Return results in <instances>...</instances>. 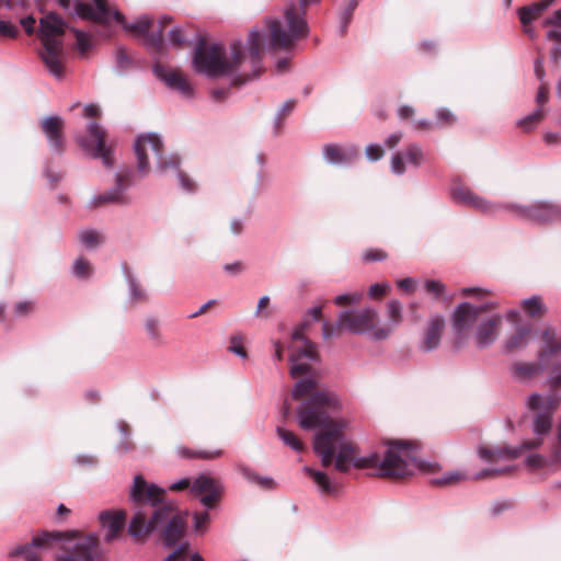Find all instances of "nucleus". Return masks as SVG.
Segmentation results:
<instances>
[{
  "label": "nucleus",
  "instance_id": "nucleus-1",
  "mask_svg": "<svg viewBox=\"0 0 561 561\" xmlns=\"http://www.w3.org/2000/svg\"><path fill=\"white\" fill-rule=\"evenodd\" d=\"M342 409L340 397L328 389L313 391L297 408L298 424L302 430L324 427L316 434L313 450L321 458L323 467H334L340 472H347L350 465L355 468H377V474L383 478H403L423 469L424 462L413 455V443L408 440H392L381 458L379 454L353 457L354 447L345 442L343 430L344 421H333L331 415Z\"/></svg>",
  "mask_w": 561,
  "mask_h": 561
},
{
  "label": "nucleus",
  "instance_id": "nucleus-2",
  "mask_svg": "<svg viewBox=\"0 0 561 561\" xmlns=\"http://www.w3.org/2000/svg\"><path fill=\"white\" fill-rule=\"evenodd\" d=\"M129 499L135 505L127 531L137 540L163 528V543L174 547L183 537L185 523L176 513L173 502L165 500V489L154 483H147L137 474L130 488Z\"/></svg>",
  "mask_w": 561,
  "mask_h": 561
},
{
  "label": "nucleus",
  "instance_id": "nucleus-3",
  "mask_svg": "<svg viewBox=\"0 0 561 561\" xmlns=\"http://www.w3.org/2000/svg\"><path fill=\"white\" fill-rule=\"evenodd\" d=\"M551 388L547 393L534 392L526 399V408L531 413L530 428L535 437L524 440L518 447H501L490 449L484 446L478 448L479 457L492 462L496 456L505 459H516L526 450H535L542 446L553 425V415L561 402V362L556 363L547 378Z\"/></svg>",
  "mask_w": 561,
  "mask_h": 561
},
{
  "label": "nucleus",
  "instance_id": "nucleus-4",
  "mask_svg": "<svg viewBox=\"0 0 561 561\" xmlns=\"http://www.w3.org/2000/svg\"><path fill=\"white\" fill-rule=\"evenodd\" d=\"M53 541L60 542L62 553L55 561H99L103 557L99 536L91 533L81 535L72 531H44L31 542L15 547L9 552L11 558L23 556L26 561H39L37 548H45Z\"/></svg>",
  "mask_w": 561,
  "mask_h": 561
},
{
  "label": "nucleus",
  "instance_id": "nucleus-5",
  "mask_svg": "<svg viewBox=\"0 0 561 561\" xmlns=\"http://www.w3.org/2000/svg\"><path fill=\"white\" fill-rule=\"evenodd\" d=\"M321 0H299L286 7L283 19L266 18L270 47L273 49H291L296 43L309 35V25L305 18L307 7Z\"/></svg>",
  "mask_w": 561,
  "mask_h": 561
},
{
  "label": "nucleus",
  "instance_id": "nucleus-6",
  "mask_svg": "<svg viewBox=\"0 0 561 561\" xmlns=\"http://www.w3.org/2000/svg\"><path fill=\"white\" fill-rule=\"evenodd\" d=\"M134 150L137 158V169L141 175L149 172V151L156 157V170L159 174H165L169 171H176L181 187L193 193L195 183L182 171H180L181 158L176 153L168 157L163 154V141L156 133L139 135L134 142Z\"/></svg>",
  "mask_w": 561,
  "mask_h": 561
},
{
  "label": "nucleus",
  "instance_id": "nucleus-7",
  "mask_svg": "<svg viewBox=\"0 0 561 561\" xmlns=\"http://www.w3.org/2000/svg\"><path fill=\"white\" fill-rule=\"evenodd\" d=\"M232 60L226 59V49L222 44L215 43L207 47L203 37L199 38L193 57V66L196 72L208 78H217L229 75L239 68L243 61V46L241 41L230 44Z\"/></svg>",
  "mask_w": 561,
  "mask_h": 561
},
{
  "label": "nucleus",
  "instance_id": "nucleus-8",
  "mask_svg": "<svg viewBox=\"0 0 561 561\" xmlns=\"http://www.w3.org/2000/svg\"><path fill=\"white\" fill-rule=\"evenodd\" d=\"M66 27L65 21L56 13H48L39 21V38L44 47L39 55L48 71L57 79L64 76L61 56Z\"/></svg>",
  "mask_w": 561,
  "mask_h": 561
},
{
  "label": "nucleus",
  "instance_id": "nucleus-9",
  "mask_svg": "<svg viewBox=\"0 0 561 561\" xmlns=\"http://www.w3.org/2000/svg\"><path fill=\"white\" fill-rule=\"evenodd\" d=\"M377 316V311L373 308L344 310L339 314L334 324L331 325L328 321H323L322 336L328 340L337 335L341 330H346L355 334L366 333L375 328Z\"/></svg>",
  "mask_w": 561,
  "mask_h": 561
},
{
  "label": "nucleus",
  "instance_id": "nucleus-10",
  "mask_svg": "<svg viewBox=\"0 0 561 561\" xmlns=\"http://www.w3.org/2000/svg\"><path fill=\"white\" fill-rule=\"evenodd\" d=\"M172 491H183L190 489L195 497H199L202 505L211 510L220 501L224 491L222 483L206 473L199 474L193 482L188 478H183L169 486Z\"/></svg>",
  "mask_w": 561,
  "mask_h": 561
},
{
  "label": "nucleus",
  "instance_id": "nucleus-11",
  "mask_svg": "<svg viewBox=\"0 0 561 561\" xmlns=\"http://www.w3.org/2000/svg\"><path fill=\"white\" fill-rule=\"evenodd\" d=\"M504 207L516 218L530 224L546 226L561 222V204L551 201H536L530 205L505 204Z\"/></svg>",
  "mask_w": 561,
  "mask_h": 561
},
{
  "label": "nucleus",
  "instance_id": "nucleus-12",
  "mask_svg": "<svg viewBox=\"0 0 561 561\" xmlns=\"http://www.w3.org/2000/svg\"><path fill=\"white\" fill-rule=\"evenodd\" d=\"M494 307L495 305L493 302H485L476 306L468 301L460 302L455 307L451 313V327L455 334V350H459L465 345L468 339V331L476 324L479 316Z\"/></svg>",
  "mask_w": 561,
  "mask_h": 561
},
{
  "label": "nucleus",
  "instance_id": "nucleus-13",
  "mask_svg": "<svg viewBox=\"0 0 561 561\" xmlns=\"http://www.w3.org/2000/svg\"><path fill=\"white\" fill-rule=\"evenodd\" d=\"M105 129L96 122L88 124L85 136L78 137L80 148L90 157L101 159L105 168L114 167L113 150L105 144Z\"/></svg>",
  "mask_w": 561,
  "mask_h": 561
},
{
  "label": "nucleus",
  "instance_id": "nucleus-14",
  "mask_svg": "<svg viewBox=\"0 0 561 561\" xmlns=\"http://www.w3.org/2000/svg\"><path fill=\"white\" fill-rule=\"evenodd\" d=\"M119 23L125 31L136 33L138 36L145 37L146 47L154 53H160L164 46L163 30L150 32L152 20L148 15H141L136 22L128 23L119 11H110V18Z\"/></svg>",
  "mask_w": 561,
  "mask_h": 561
},
{
  "label": "nucleus",
  "instance_id": "nucleus-15",
  "mask_svg": "<svg viewBox=\"0 0 561 561\" xmlns=\"http://www.w3.org/2000/svg\"><path fill=\"white\" fill-rule=\"evenodd\" d=\"M134 184V171L127 168L123 171L115 173V184L113 187L105 192L94 195L91 199V205L96 207L105 204H116L127 206L131 204V197L127 191Z\"/></svg>",
  "mask_w": 561,
  "mask_h": 561
},
{
  "label": "nucleus",
  "instance_id": "nucleus-16",
  "mask_svg": "<svg viewBox=\"0 0 561 561\" xmlns=\"http://www.w3.org/2000/svg\"><path fill=\"white\" fill-rule=\"evenodd\" d=\"M60 7L72 10L73 15L92 22L107 23L110 21V8L106 0H93V4L84 0H58Z\"/></svg>",
  "mask_w": 561,
  "mask_h": 561
},
{
  "label": "nucleus",
  "instance_id": "nucleus-17",
  "mask_svg": "<svg viewBox=\"0 0 561 561\" xmlns=\"http://www.w3.org/2000/svg\"><path fill=\"white\" fill-rule=\"evenodd\" d=\"M152 71L160 81L169 89L176 91L182 98L186 100L194 98V88L182 73L168 69L161 64H154Z\"/></svg>",
  "mask_w": 561,
  "mask_h": 561
},
{
  "label": "nucleus",
  "instance_id": "nucleus-18",
  "mask_svg": "<svg viewBox=\"0 0 561 561\" xmlns=\"http://www.w3.org/2000/svg\"><path fill=\"white\" fill-rule=\"evenodd\" d=\"M404 160L413 168H420L426 160V154L419 144L409 145L403 153L396 152L391 157V171L397 175L405 172Z\"/></svg>",
  "mask_w": 561,
  "mask_h": 561
},
{
  "label": "nucleus",
  "instance_id": "nucleus-19",
  "mask_svg": "<svg viewBox=\"0 0 561 561\" xmlns=\"http://www.w3.org/2000/svg\"><path fill=\"white\" fill-rule=\"evenodd\" d=\"M41 125L50 149L57 154H61L65 150L64 119L60 116L51 115L43 118Z\"/></svg>",
  "mask_w": 561,
  "mask_h": 561
},
{
  "label": "nucleus",
  "instance_id": "nucleus-20",
  "mask_svg": "<svg viewBox=\"0 0 561 561\" xmlns=\"http://www.w3.org/2000/svg\"><path fill=\"white\" fill-rule=\"evenodd\" d=\"M261 39L262 35L257 28H253L248 37L247 50L250 58L252 75L247 76L243 80L240 78L233 79V84H241L248 80L254 79L259 76L261 68Z\"/></svg>",
  "mask_w": 561,
  "mask_h": 561
},
{
  "label": "nucleus",
  "instance_id": "nucleus-21",
  "mask_svg": "<svg viewBox=\"0 0 561 561\" xmlns=\"http://www.w3.org/2000/svg\"><path fill=\"white\" fill-rule=\"evenodd\" d=\"M101 526L106 530L105 540L112 542L117 539L125 527L126 514L124 511H103L99 516Z\"/></svg>",
  "mask_w": 561,
  "mask_h": 561
},
{
  "label": "nucleus",
  "instance_id": "nucleus-22",
  "mask_svg": "<svg viewBox=\"0 0 561 561\" xmlns=\"http://www.w3.org/2000/svg\"><path fill=\"white\" fill-rule=\"evenodd\" d=\"M445 327V320L442 316L432 317L424 331L423 339L420 343V350L431 352L438 347L442 339V331Z\"/></svg>",
  "mask_w": 561,
  "mask_h": 561
},
{
  "label": "nucleus",
  "instance_id": "nucleus-23",
  "mask_svg": "<svg viewBox=\"0 0 561 561\" xmlns=\"http://www.w3.org/2000/svg\"><path fill=\"white\" fill-rule=\"evenodd\" d=\"M501 322L499 316L492 317L480 322L474 332V339L479 348H485L492 345L497 336L496 329Z\"/></svg>",
  "mask_w": 561,
  "mask_h": 561
},
{
  "label": "nucleus",
  "instance_id": "nucleus-24",
  "mask_svg": "<svg viewBox=\"0 0 561 561\" xmlns=\"http://www.w3.org/2000/svg\"><path fill=\"white\" fill-rule=\"evenodd\" d=\"M543 348L538 354V362L541 367H546L550 360L561 355V339H556V331L547 328L542 332Z\"/></svg>",
  "mask_w": 561,
  "mask_h": 561
},
{
  "label": "nucleus",
  "instance_id": "nucleus-25",
  "mask_svg": "<svg viewBox=\"0 0 561 561\" xmlns=\"http://www.w3.org/2000/svg\"><path fill=\"white\" fill-rule=\"evenodd\" d=\"M323 157L331 164L351 163L358 157V151L354 147L342 148L334 144H327L323 147Z\"/></svg>",
  "mask_w": 561,
  "mask_h": 561
},
{
  "label": "nucleus",
  "instance_id": "nucleus-26",
  "mask_svg": "<svg viewBox=\"0 0 561 561\" xmlns=\"http://www.w3.org/2000/svg\"><path fill=\"white\" fill-rule=\"evenodd\" d=\"M554 0H543L538 3H533L519 9L518 16L520 23L526 27L535 19H537L541 12H543ZM525 32L533 35L530 28H525Z\"/></svg>",
  "mask_w": 561,
  "mask_h": 561
},
{
  "label": "nucleus",
  "instance_id": "nucleus-27",
  "mask_svg": "<svg viewBox=\"0 0 561 561\" xmlns=\"http://www.w3.org/2000/svg\"><path fill=\"white\" fill-rule=\"evenodd\" d=\"M238 470L248 482L255 484L263 490H273L276 486V482L273 478L260 476L257 472L244 465H240Z\"/></svg>",
  "mask_w": 561,
  "mask_h": 561
},
{
  "label": "nucleus",
  "instance_id": "nucleus-28",
  "mask_svg": "<svg viewBox=\"0 0 561 561\" xmlns=\"http://www.w3.org/2000/svg\"><path fill=\"white\" fill-rule=\"evenodd\" d=\"M302 470L313 480L321 493L333 494L336 492L335 485L324 472L312 469L308 466H305Z\"/></svg>",
  "mask_w": 561,
  "mask_h": 561
},
{
  "label": "nucleus",
  "instance_id": "nucleus-29",
  "mask_svg": "<svg viewBox=\"0 0 561 561\" xmlns=\"http://www.w3.org/2000/svg\"><path fill=\"white\" fill-rule=\"evenodd\" d=\"M318 386L317 379L312 375H308L299 379L291 389V397L295 400L313 391Z\"/></svg>",
  "mask_w": 561,
  "mask_h": 561
},
{
  "label": "nucleus",
  "instance_id": "nucleus-30",
  "mask_svg": "<svg viewBox=\"0 0 561 561\" xmlns=\"http://www.w3.org/2000/svg\"><path fill=\"white\" fill-rule=\"evenodd\" d=\"M530 329L527 327L518 328V330L512 334L505 344L507 352H513L518 348H523L528 344Z\"/></svg>",
  "mask_w": 561,
  "mask_h": 561
},
{
  "label": "nucleus",
  "instance_id": "nucleus-31",
  "mask_svg": "<svg viewBox=\"0 0 561 561\" xmlns=\"http://www.w3.org/2000/svg\"><path fill=\"white\" fill-rule=\"evenodd\" d=\"M123 271L128 284L129 298L133 302L144 301L147 298L146 293L139 287L137 279L131 274L126 264H123Z\"/></svg>",
  "mask_w": 561,
  "mask_h": 561
},
{
  "label": "nucleus",
  "instance_id": "nucleus-32",
  "mask_svg": "<svg viewBox=\"0 0 561 561\" xmlns=\"http://www.w3.org/2000/svg\"><path fill=\"white\" fill-rule=\"evenodd\" d=\"M525 313L531 318L541 317L546 313L547 308L539 296H531L522 301Z\"/></svg>",
  "mask_w": 561,
  "mask_h": 561
},
{
  "label": "nucleus",
  "instance_id": "nucleus-33",
  "mask_svg": "<svg viewBox=\"0 0 561 561\" xmlns=\"http://www.w3.org/2000/svg\"><path fill=\"white\" fill-rule=\"evenodd\" d=\"M295 106H296V101L294 99H289V100L285 101L283 103V105L280 106V108L277 111L276 116L274 118V124H273V129H274L275 136L279 135V133L284 126V121H285L286 116H288L294 111Z\"/></svg>",
  "mask_w": 561,
  "mask_h": 561
},
{
  "label": "nucleus",
  "instance_id": "nucleus-34",
  "mask_svg": "<svg viewBox=\"0 0 561 561\" xmlns=\"http://www.w3.org/2000/svg\"><path fill=\"white\" fill-rule=\"evenodd\" d=\"M543 117L545 110L541 107H536L533 113L520 118L517 122V126L520 127L524 131H530L543 119Z\"/></svg>",
  "mask_w": 561,
  "mask_h": 561
},
{
  "label": "nucleus",
  "instance_id": "nucleus-35",
  "mask_svg": "<svg viewBox=\"0 0 561 561\" xmlns=\"http://www.w3.org/2000/svg\"><path fill=\"white\" fill-rule=\"evenodd\" d=\"M466 206L472 207V208L480 210L484 214H493L499 208H505L504 207L505 204L504 205H493L492 203H490L485 198L477 195L476 193L472 195V197L470 198L469 203Z\"/></svg>",
  "mask_w": 561,
  "mask_h": 561
},
{
  "label": "nucleus",
  "instance_id": "nucleus-36",
  "mask_svg": "<svg viewBox=\"0 0 561 561\" xmlns=\"http://www.w3.org/2000/svg\"><path fill=\"white\" fill-rule=\"evenodd\" d=\"M277 435L279 439L290 447L293 450L299 453L304 450L302 442L290 431L285 430L282 426H277L276 428Z\"/></svg>",
  "mask_w": 561,
  "mask_h": 561
},
{
  "label": "nucleus",
  "instance_id": "nucleus-37",
  "mask_svg": "<svg viewBox=\"0 0 561 561\" xmlns=\"http://www.w3.org/2000/svg\"><path fill=\"white\" fill-rule=\"evenodd\" d=\"M179 455L185 458L216 459L221 457L222 450H191L185 447L179 448Z\"/></svg>",
  "mask_w": 561,
  "mask_h": 561
},
{
  "label": "nucleus",
  "instance_id": "nucleus-38",
  "mask_svg": "<svg viewBox=\"0 0 561 561\" xmlns=\"http://www.w3.org/2000/svg\"><path fill=\"white\" fill-rule=\"evenodd\" d=\"M302 359L304 358H301L295 354H291L289 356V362L291 364L289 373H290L291 377L296 378L301 375H305V376L310 375L311 366L309 363L304 362Z\"/></svg>",
  "mask_w": 561,
  "mask_h": 561
},
{
  "label": "nucleus",
  "instance_id": "nucleus-39",
  "mask_svg": "<svg viewBox=\"0 0 561 561\" xmlns=\"http://www.w3.org/2000/svg\"><path fill=\"white\" fill-rule=\"evenodd\" d=\"M545 23L553 26L548 31L547 37L549 39L561 42V9L554 11L551 16L546 19Z\"/></svg>",
  "mask_w": 561,
  "mask_h": 561
},
{
  "label": "nucleus",
  "instance_id": "nucleus-40",
  "mask_svg": "<svg viewBox=\"0 0 561 561\" xmlns=\"http://www.w3.org/2000/svg\"><path fill=\"white\" fill-rule=\"evenodd\" d=\"M357 7L356 0H351L347 7L341 12L340 14V26H339V33L341 36L345 35L347 32L348 24L352 21L353 13Z\"/></svg>",
  "mask_w": 561,
  "mask_h": 561
},
{
  "label": "nucleus",
  "instance_id": "nucleus-41",
  "mask_svg": "<svg viewBox=\"0 0 561 561\" xmlns=\"http://www.w3.org/2000/svg\"><path fill=\"white\" fill-rule=\"evenodd\" d=\"M159 320L153 317L147 318L145 322L146 332L151 341H153L157 345L163 343L162 335L159 329Z\"/></svg>",
  "mask_w": 561,
  "mask_h": 561
},
{
  "label": "nucleus",
  "instance_id": "nucleus-42",
  "mask_svg": "<svg viewBox=\"0 0 561 561\" xmlns=\"http://www.w3.org/2000/svg\"><path fill=\"white\" fill-rule=\"evenodd\" d=\"M387 313L389 324L397 327L402 321V304L397 299L390 300L387 305Z\"/></svg>",
  "mask_w": 561,
  "mask_h": 561
},
{
  "label": "nucleus",
  "instance_id": "nucleus-43",
  "mask_svg": "<svg viewBox=\"0 0 561 561\" xmlns=\"http://www.w3.org/2000/svg\"><path fill=\"white\" fill-rule=\"evenodd\" d=\"M79 241L87 249H94L100 243V236L94 229H83L79 233Z\"/></svg>",
  "mask_w": 561,
  "mask_h": 561
},
{
  "label": "nucleus",
  "instance_id": "nucleus-44",
  "mask_svg": "<svg viewBox=\"0 0 561 561\" xmlns=\"http://www.w3.org/2000/svg\"><path fill=\"white\" fill-rule=\"evenodd\" d=\"M293 354L306 358L309 362H318L319 356L317 353V346L310 340H305L304 346L295 351Z\"/></svg>",
  "mask_w": 561,
  "mask_h": 561
},
{
  "label": "nucleus",
  "instance_id": "nucleus-45",
  "mask_svg": "<svg viewBox=\"0 0 561 561\" xmlns=\"http://www.w3.org/2000/svg\"><path fill=\"white\" fill-rule=\"evenodd\" d=\"M539 368H542L540 365H536L534 363H516L513 366V373L518 377L530 378L535 376Z\"/></svg>",
  "mask_w": 561,
  "mask_h": 561
},
{
  "label": "nucleus",
  "instance_id": "nucleus-46",
  "mask_svg": "<svg viewBox=\"0 0 561 561\" xmlns=\"http://www.w3.org/2000/svg\"><path fill=\"white\" fill-rule=\"evenodd\" d=\"M436 122L435 125L438 127L451 126L456 123V115L446 107H439L436 110Z\"/></svg>",
  "mask_w": 561,
  "mask_h": 561
},
{
  "label": "nucleus",
  "instance_id": "nucleus-47",
  "mask_svg": "<svg viewBox=\"0 0 561 561\" xmlns=\"http://www.w3.org/2000/svg\"><path fill=\"white\" fill-rule=\"evenodd\" d=\"M473 194H474V192H472L468 187L456 186V187H454V190L451 192V197L455 203L466 206L469 203V201Z\"/></svg>",
  "mask_w": 561,
  "mask_h": 561
},
{
  "label": "nucleus",
  "instance_id": "nucleus-48",
  "mask_svg": "<svg viewBox=\"0 0 561 561\" xmlns=\"http://www.w3.org/2000/svg\"><path fill=\"white\" fill-rule=\"evenodd\" d=\"M549 469L557 471L561 469V444L553 445L549 455L547 456Z\"/></svg>",
  "mask_w": 561,
  "mask_h": 561
},
{
  "label": "nucleus",
  "instance_id": "nucleus-49",
  "mask_svg": "<svg viewBox=\"0 0 561 561\" xmlns=\"http://www.w3.org/2000/svg\"><path fill=\"white\" fill-rule=\"evenodd\" d=\"M72 272L77 277L85 279L91 275V266L88 261L79 257L73 263Z\"/></svg>",
  "mask_w": 561,
  "mask_h": 561
},
{
  "label": "nucleus",
  "instance_id": "nucleus-50",
  "mask_svg": "<svg viewBox=\"0 0 561 561\" xmlns=\"http://www.w3.org/2000/svg\"><path fill=\"white\" fill-rule=\"evenodd\" d=\"M190 545L187 542L180 543L171 553H169L162 561H191L184 554L187 552ZM191 554L190 557H192Z\"/></svg>",
  "mask_w": 561,
  "mask_h": 561
},
{
  "label": "nucleus",
  "instance_id": "nucleus-51",
  "mask_svg": "<svg viewBox=\"0 0 561 561\" xmlns=\"http://www.w3.org/2000/svg\"><path fill=\"white\" fill-rule=\"evenodd\" d=\"M72 31L77 39V49L81 55L85 54L92 46L88 34L77 28H72Z\"/></svg>",
  "mask_w": 561,
  "mask_h": 561
},
{
  "label": "nucleus",
  "instance_id": "nucleus-52",
  "mask_svg": "<svg viewBox=\"0 0 561 561\" xmlns=\"http://www.w3.org/2000/svg\"><path fill=\"white\" fill-rule=\"evenodd\" d=\"M462 479H465V474L458 471H450L444 474L442 478L432 479L431 483L435 485H445L456 483Z\"/></svg>",
  "mask_w": 561,
  "mask_h": 561
},
{
  "label": "nucleus",
  "instance_id": "nucleus-53",
  "mask_svg": "<svg viewBox=\"0 0 561 561\" xmlns=\"http://www.w3.org/2000/svg\"><path fill=\"white\" fill-rule=\"evenodd\" d=\"M525 463L533 469L549 468L547 456L540 454H530L526 457Z\"/></svg>",
  "mask_w": 561,
  "mask_h": 561
},
{
  "label": "nucleus",
  "instance_id": "nucleus-54",
  "mask_svg": "<svg viewBox=\"0 0 561 561\" xmlns=\"http://www.w3.org/2000/svg\"><path fill=\"white\" fill-rule=\"evenodd\" d=\"M19 34V28L15 24L9 21L0 20V37L15 38Z\"/></svg>",
  "mask_w": 561,
  "mask_h": 561
},
{
  "label": "nucleus",
  "instance_id": "nucleus-55",
  "mask_svg": "<svg viewBox=\"0 0 561 561\" xmlns=\"http://www.w3.org/2000/svg\"><path fill=\"white\" fill-rule=\"evenodd\" d=\"M362 297L360 293L341 294L334 298V304L336 306L353 305L358 302Z\"/></svg>",
  "mask_w": 561,
  "mask_h": 561
},
{
  "label": "nucleus",
  "instance_id": "nucleus-56",
  "mask_svg": "<svg viewBox=\"0 0 561 561\" xmlns=\"http://www.w3.org/2000/svg\"><path fill=\"white\" fill-rule=\"evenodd\" d=\"M169 42L172 46L175 47H182L185 44L186 38L180 26H174L173 28H171V31L169 32Z\"/></svg>",
  "mask_w": 561,
  "mask_h": 561
},
{
  "label": "nucleus",
  "instance_id": "nucleus-57",
  "mask_svg": "<svg viewBox=\"0 0 561 561\" xmlns=\"http://www.w3.org/2000/svg\"><path fill=\"white\" fill-rule=\"evenodd\" d=\"M387 259V253L381 249H367L363 253L365 262H380Z\"/></svg>",
  "mask_w": 561,
  "mask_h": 561
},
{
  "label": "nucleus",
  "instance_id": "nucleus-58",
  "mask_svg": "<svg viewBox=\"0 0 561 561\" xmlns=\"http://www.w3.org/2000/svg\"><path fill=\"white\" fill-rule=\"evenodd\" d=\"M512 470V467H504V468H488V469H483L479 472H477L474 474V479L477 480H480V479H484V478H489V477H493V476H500V474H504L506 472H510Z\"/></svg>",
  "mask_w": 561,
  "mask_h": 561
},
{
  "label": "nucleus",
  "instance_id": "nucleus-59",
  "mask_svg": "<svg viewBox=\"0 0 561 561\" xmlns=\"http://www.w3.org/2000/svg\"><path fill=\"white\" fill-rule=\"evenodd\" d=\"M424 288L427 293L433 294L435 297H439L445 291V285L442 282L435 279H427L424 283Z\"/></svg>",
  "mask_w": 561,
  "mask_h": 561
},
{
  "label": "nucleus",
  "instance_id": "nucleus-60",
  "mask_svg": "<svg viewBox=\"0 0 561 561\" xmlns=\"http://www.w3.org/2000/svg\"><path fill=\"white\" fill-rule=\"evenodd\" d=\"M131 64V59L127 55L126 50L123 47L117 48L116 51V67L119 71H125L129 65Z\"/></svg>",
  "mask_w": 561,
  "mask_h": 561
},
{
  "label": "nucleus",
  "instance_id": "nucleus-61",
  "mask_svg": "<svg viewBox=\"0 0 561 561\" xmlns=\"http://www.w3.org/2000/svg\"><path fill=\"white\" fill-rule=\"evenodd\" d=\"M390 289L388 283H376L369 287L368 295L370 298H379L387 294Z\"/></svg>",
  "mask_w": 561,
  "mask_h": 561
},
{
  "label": "nucleus",
  "instance_id": "nucleus-62",
  "mask_svg": "<svg viewBox=\"0 0 561 561\" xmlns=\"http://www.w3.org/2000/svg\"><path fill=\"white\" fill-rule=\"evenodd\" d=\"M309 325L310 321L308 319H302V321L291 332V339L305 343V340L308 339L305 336L304 332L309 328Z\"/></svg>",
  "mask_w": 561,
  "mask_h": 561
},
{
  "label": "nucleus",
  "instance_id": "nucleus-63",
  "mask_svg": "<svg viewBox=\"0 0 561 561\" xmlns=\"http://www.w3.org/2000/svg\"><path fill=\"white\" fill-rule=\"evenodd\" d=\"M209 514L207 512L194 513L193 515V526L196 531H201L205 528L206 524L209 522Z\"/></svg>",
  "mask_w": 561,
  "mask_h": 561
},
{
  "label": "nucleus",
  "instance_id": "nucleus-64",
  "mask_svg": "<svg viewBox=\"0 0 561 561\" xmlns=\"http://www.w3.org/2000/svg\"><path fill=\"white\" fill-rule=\"evenodd\" d=\"M365 152L367 159L370 161H378L383 154L382 148L377 144H369Z\"/></svg>",
  "mask_w": 561,
  "mask_h": 561
}]
</instances>
